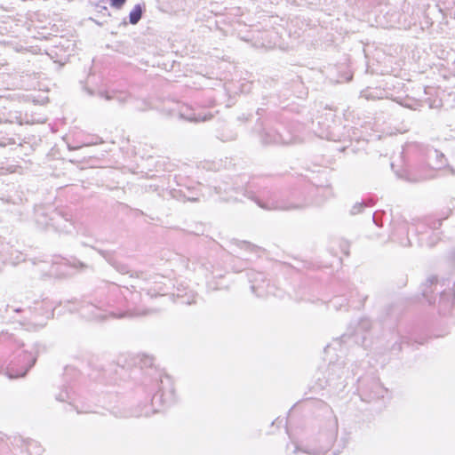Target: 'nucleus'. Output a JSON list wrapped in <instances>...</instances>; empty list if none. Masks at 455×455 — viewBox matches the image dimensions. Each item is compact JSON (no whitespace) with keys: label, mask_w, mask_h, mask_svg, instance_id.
Instances as JSON below:
<instances>
[{"label":"nucleus","mask_w":455,"mask_h":455,"mask_svg":"<svg viewBox=\"0 0 455 455\" xmlns=\"http://www.w3.org/2000/svg\"><path fill=\"white\" fill-rule=\"evenodd\" d=\"M111 1V5L115 8H121L124 4L125 3L126 0H110Z\"/></svg>","instance_id":"nucleus-2"},{"label":"nucleus","mask_w":455,"mask_h":455,"mask_svg":"<svg viewBox=\"0 0 455 455\" xmlns=\"http://www.w3.org/2000/svg\"><path fill=\"white\" fill-rule=\"evenodd\" d=\"M142 10L140 5H136L130 12V22L136 24L141 18Z\"/></svg>","instance_id":"nucleus-1"}]
</instances>
